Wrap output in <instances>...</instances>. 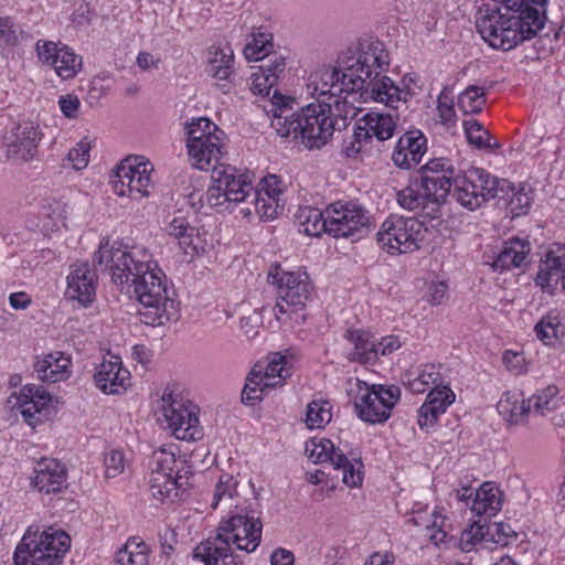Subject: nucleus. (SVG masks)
I'll list each match as a JSON object with an SVG mask.
<instances>
[{"mask_svg":"<svg viewBox=\"0 0 565 565\" xmlns=\"http://www.w3.org/2000/svg\"><path fill=\"white\" fill-rule=\"evenodd\" d=\"M328 234L339 238L361 235L369 228V212L358 202L338 201L327 207Z\"/></svg>","mask_w":565,"mask_h":565,"instance_id":"19","label":"nucleus"},{"mask_svg":"<svg viewBox=\"0 0 565 565\" xmlns=\"http://www.w3.org/2000/svg\"><path fill=\"white\" fill-rule=\"evenodd\" d=\"M277 285V302L273 308L275 317L280 320L282 316H290L306 307L312 297V284L305 271H282L268 276Z\"/></svg>","mask_w":565,"mask_h":565,"instance_id":"12","label":"nucleus"},{"mask_svg":"<svg viewBox=\"0 0 565 565\" xmlns=\"http://www.w3.org/2000/svg\"><path fill=\"white\" fill-rule=\"evenodd\" d=\"M301 140L308 148H321L332 137L335 129L347 126L353 105L331 104L324 100L311 103L300 110Z\"/></svg>","mask_w":565,"mask_h":565,"instance_id":"6","label":"nucleus"},{"mask_svg":"<svg viewBox=\"0 0 565 565\" xmlns=\"http://www.w3.org/2000/svg\"><path fill=\"white\" fill-rule=\"evenodd\" d=\"M499 414L510 424H521L527 414L531 413L529 399L525 401L521 394L507 392L498 402Z\"/></svg>","mask_w":565,"mask_h":565,"instance_id":"36","label":"nucleus"},{"mask_svg":"<svg viewBox=\"0 0 565 565\" xmlns=\"http://www.w3.org/2000/svg\"><path fill=\"white\" fill-rule=\"evenodd\" d=\"M207 72L215 78L226 81L230 78L233 72L234 65V53L231 49L227 51L211 47Z\"/></svg>","mask_w":565,"mask_h":565,"instance_id":"44","label":"nucleus"},{"mask_svg":"<svg viewBox=\"0 0 565 565\" xmlns=\"http://www.w3.org/2000/svg\"><path fill=\"white\" fill-rule=\"evenodd\" d=\"M564 327L556 315H546L535 326L536 337L545 344H552L563 334Z\"/></svg>","mask_w":565,"mask_h":565,"instance_id":"51","label":"nucleus"},{"mask_svg":"<svg viewBox=\"0 0 565 565\" xmlns=\"http://www.w3.org/2000/svg\"><path fill=\"white\" fill-rule=\"evenodd\" d=\"M498 198L507 201L512 217L526 214L532 203L530 192L525 191L524 186L516 190L512 183L509 192L500 193Z\"/></svg>","mask_w":565,"mask_h":565,"instance_id":"46","label":"nucleus"},{"mask_svg":"<svg viewBox=\"0 0 565 565\" xmlns=\"http://www.w3.org/2000/svg\"><path fill=\"white\" fill-rule=\"evenodd\" d=\"M162 270L157 263L149 268L128 290L142 306L139 311L140 320L149 326H162L175 318L174 301L167 295V287L162 280Z\"/></svg>","mask_w":565,"mask_h":565,"instance_id":"7","label":"nucleus"},{"mask_svg":"<svg viewBox=\"0 0 565 565\" xmlns=\"http://www.w3.org/2000/svg\"><path fill=\"white\" fill-rule=\"evenodd\" d=\"M529 253V242L520 238H511L503 244L501 250L492 263V267L500 270L521 267Z\"/></svg>","mask_w":565,"mask_h":565,"instance_id":"34","label":"nucleus"},{"mask_svg":"<svg viewBox=\"0 0 565 565\" xmlns=\"http://www.w3.org/2000/svg\"><path fill=\"white\" fill-rule=\"evenodd\" d=\"M152 164L140 156L124 159L115 171L114 190L120 196L142 199L149 195Z\"/></svg>","mask_w":565,"mask_h":565,"instance_id":"17","label":"nucleus"},{"mask_svg":"<svg viewBox=\"0 0 565 565\" xmlns=\"http://www.w3.org/2000/svg\"><path fill=\"white\" fill-rule=\"evenodd\" d=\"M511 182L498 179L480 168H472L454 178V198L463 207L475 211L487 201L508 193Z\"/></svg>","mask_w":565,"mask_h":565,"instance_id":"9","label":"nucleus"},{"mask_svg":"<svg viewBox=\"0 0 565 565\" xmlns=\"http://www.w3.org/2000/svg\"><path fill=\"white\" fill-rule=\"evenodd\" d=\"M486 94L481 87L471 85L458 97V107L465 114H478L486 104Z\"/></svg>","mask_w":565,"mask_h":565,"instance_id":"49","label":"nucleus"},{"mask_svg":"<svg viewBox=\"0 0 565 565\" xmlns=\"http://www.w3.org/2000/svg\"><path fill=\"white\" fill-rule=\"evenodd\" d=\"M488 524H481L480 522H475L469 530H465L461 534V544L462 550L469 551V545H475L476 543H488L489 535H488Z\"/></svg>","mask_w":565,"mask_h":565,"instance_id":"54","label":"nucleus"},{"mask_svg":"<svg viewBox=\"0 0 565 565\" xmlns=\"http://www.w3.org/2000/svg\"><path fill=\"white\" fill-rule=\"evenodd\" d=\"M427 139L419 130H411L399 137L392 160L402 169H411L417 166L426 152Z\"/></svg>","mask_w":565,"mask_h":565,"instance_id":"23","label":"nucleus"},{"mask_svg":"<svg viewBox=\"0 0 565 565\" xmlns=\"http://www.w3.org/2000/svg\"><path fill=\"white\" fill-rule=\"evenodd\" d=\"M356 56V51H347L338 60L337 66H323L312 72L306 85L309 96L315 98L317 103L327 102L331 104H349L348 95H353L352 82L355 76H349L350 73H356L358 64H366L367 61L374 62L375 58Z\"/></svg>","mask_w":565,"mask_h":565,"instance_id":"4","label":"nucleus"},{"mask_svg":"<svg viewBox=\"0 0 565 565\" xmlns=\"http://www.w3.org/2000/svg\"><path fill=\"white\" fill-rule=\"evenodd\" d=\"M331 418V405L328 401H312L308 404L306 424L310 429L324 427Z\"/></svg>","mask_w":565,"mask_h":565,"instance_id":"48","label":"nucleus"},{"mask_svg":"<svg viewBox=\"0 0 565 565\" xmlns=\"http://www.w3.org/2000/svg\"><path fill=\"white\" fill-rule=\"evenodd\" d=\"M169 235L173 236L179 241L180 246L184 249L192 247L196 249L194 238L198 236V230L191 226L186 218L182 216L174 217L167 226Z\"/></svg>","mask_w":565,"mask_h":565,"instance_id":"45","label":"nucleus"},{"mask_svg":"<svg viewBox=\"0 0 565 565\" xmlns=\"http://www.w3.org/2000/svg\"><path fill=\"white\" fill-rule=\"evenodd\" d=\"M236 487L237 481L234 479L232 475H221L218 481L215 484L211 507L213 509H216L221 503H223L224 505H227L231 509V513L232 511L235 510V505L239 504L242 507H247L250 511H253L256 514V512L250 508V504H246V501L241 502V500H236V503L232 504V501L235 499L236 495Z\"/></svg>","mask_w":565,"mask_h":565,"instance_id":"40","label":"nucleus"},{"mask_svg":"<svg viewBox=\"0 0 565 565\" xmlns=\"http://www.w3.org/2000/svg\"><path fill=\"white\" fill-rule=\"evenodd\" d=\"M97 275L87 262L76 263L71 266L67 275L66 294L81 303H89L96 295Z\"/></svg>","mask_w":565,"mask_h":565,"instance_id":"22","label":"nucleus"},{"mask_svg":"<svg viewBox=\"0 0 565 565\" xmlns=\"http://www.w3.org/2000/svg\"><path fill=\"white\" fill-rule=\"evenodd\" d=\"M286 68L285 57L281 55H269V57L265 58V62L258 67L260 72L265 75H273L275 77V82H278V78L284 73Z\"/></svg>","mask_w":565,"mask_h":565,"instance_id":"58","label":"nucleus"},{"mask_svg":"<svg viewBox=\"0 0 565 565\" xmlns=\"http://www.w3.org/2000/svg\"><path fill=\"white\" fill-rule=\"evenodd\" d=\"M185 461L177 459L172 450L160 448L152 455V468L149 476V491L159 502L173 500L186 481L180 476Z\"/></svg>","mask_w":565,"mask_h":565,"instance_id":"11","label":"nucleus"},{"mask_svg":"<svg viewBox=\"0 0 565 565\" xmlns=\"http://www.w3.org/2000/svg\"><path fill=\"white\" fill-rule=\"evenodd\" d=\"M253 184L247 173L239 172L235 167L218 164L211 175V184L204 196L211 207L230 210L244 202L253 193Z\"/></svg>","mask_w":565,"mask_h":565,"instance_id":"10","label":"nucleus"},{"mask_svg":"<svg viewBox=\"0 0 565 565\" xmlns=\"http://www.w3.org/2000/svg\"><path fill=\"white\" fill-rule=\"evenodd\" d=\"M365 117L369 130L372 131L377 140L383 141L393 136L397 120L399 119V114L398 110L387 114L369 113Z\"/></svg>","mask_w":565,"mask_h":565,"instance_id":"41","label":"nucleus"},{"mask_svg":"<svg viewBox=\"0 0 565 565\" xmlns=\"http://www.w3.org/2000/svg\"><path fill=\"white\" fill-rule=\"evenodd\" d=\"M502 508V492L493 482H483L476 490L471 511L477 515H495Z\"/></svg>","mask_w":565,"mask_h":565,"instance_id":"33","label":"nucleus"},{"mask_svg":"<svg viewBox=\"0 0 565 565\" xmlns=\"http://www.w3.org/2000/svg\"><path fill=\"white\" fill-rule=\"evenodd\" d=\"M60 109L67 118H75L79 110V99L75 95H63L58 99Z\"/></svg>","mask_w":565,"mask_h":565,"instance_id":"63","label":"nucleus"},{"mask_svg":"<svg viewBox=\"0 0 565 565\" xmlns=\"http://www.w3.org/2000/svg\"><path fill=\"white\" fill-rule=\"evenodd\" d=\"M299 231L309 236L328 233L327 209L322 212L312 206H302L296 213Z\"/></svg>","mask_w":565,"mask_h":565,"instance_id":"37","label":"nucleus"},{"mask_svg":"<svg viewBox=\"0 0 565 565\" xmlns=\"http://www.w3.org/2000/svg\"><path fill=\"white\" fill-rule=\"evenodd\" d=\"M448 286L444 281L431 282L428 287L427 300L431 305H440L447 296Z\"/></svg>","mask_w":565,"mask_h":565,"instance_id":"64","label":"nucleus"},{"mask_svg":"<svg viewBox=\"0 0 565 565\" xmlns=\"http://www.w3.org/2000/svg\"><path fill=\"white\" fill-rule=\"evenodd\" d=\"M70 365L68 356L63 352H53L38 360L34 364V371L41 381L56 383L68 377Z\"/></svg>","mask_w":565,"mask_h":565,"instance_id":"32","label":"nucleus"},{"mask_svg":"<svg viewBox=\"0 0 565 565\" xmlns=\"http://www.w3.org/2000/svg\"><path fill=\"white\" fill-rule=\"evenodd\" d=\"M463 129L467 140L477 148L494 149L499 148V143H491V136L487 129L477 120L469 119L463 121Z\"/></svg>","mask_w":565,"mask_h":565,"instance_id":"50","label":"nucleus"},{"mask_svg":"<svg viewBox=\"0 0 565 565\" xmlns=\"http://www.w3.org/2000/svg\"><path fill=\"white\" fill-rule=\"evenodd\" d=\"M113 359L100 364L95 374V382L97 387L104 393L120 394L130 384V373L127 369L122 367L118 358L114 356Z\"/></svg>","mask_w":565,"mask_h":565,"instance_id":"25","label":"nucleus"},{"mask_svg":"<svg viewBox=\"0 0 565 565\" xmlns=\"http://www.w3.org/2000/svg\"><path fill=\"white\" fill-rule=\"evenodd\" d=\"M35 51L39 61L52 67L62 79L75 77L83 66L82 56L60 42L39 40Z\"/></svg>","mask_w":565,"mask_h":565,"instance_id":"20","label":"nucleus"},{"mask_svg":"<svg viewBox=\"0 0 565 565\" xmlns=\"http://www.w3.org/2000/svg\"><path fill=\"white\" fill-rule=\"evenodd\" d=\"M286 365L287 359L280 353H275L265 367L256 364L246 379L242 391V402L246 405H254L262 401L269 390L281 386L284 381L290 376V371Z\"/></svg>","mask_w":565,"mask_h":565,"instance_id":"16","label":"nucleus"},{"mask_svg":"<svg viewBox=\"0 0 565 565\" xmlns=\"http://www.w3.org/2000/svg\"><path fill=\"white\" fill-rule=\"evenodd\" d=\"M105 475L107 478H115L124 472L126 467L125 455L121 450L113 449L105 454Z\"/></svg>","mask_w":565,"mask_h":565,"instance_id":"55","label":"nucleus"},{"mask_svg":"<svg viewBox=\"0 0 565 565\" xmlns=\"http://www.w3.org/2000/svg\"><path fill=\"white\" fill-rule=\"evenodd\" d=\"M17 406L24 420L34 427L41 419L36 416L51 402V396L42 387L35 385H25L17 397Z\"/></svg>","mask_w":565,"mask_h":565,"instance_id":"27","label":"nucleus"},{"mask_svg":"<svg viewBox=\"0 0 565 565\" xmlns=\"http://www.w3.org/2000/svg\"><path fill=\"white\" fill-rule=\"evenodd\" d=\"M273 75H265L258 70L253 74L252 90L259 95H269L270 89L276 85Z\"/></svg>","mask_w":565,"mask_h":565,"instance_id":"59","label":"nucleus"},{"mask_svg":"<svg viewBox=\"0 0 565 565\" xmlns=\"http://www.w3.org/2000/svg\"><path fill=\"white\" fill-rule=\"evenodd\" d=\"M186 148L191 164L200 170L217 168L224 154L222 136L216 135L205 137V140H196L194 143H186Z\"/></svg>","mask_w":565,"mask_h":565,"instance_id":"24","label":"nucleus"},{"mask_svg":"<svg viewBox=\"0 0 565 565\" xmlns=\"http://www.w3.org/2000/svg\"><path fill=\"white\" fill-rule=\"evenodd\" d=\"M40 138L39 127L32 121L14 124L3 136L8 158L30 160L36 152Z\"/></svg>","mask_w":565,"mask_h":565,"instance_id":"21","label":"nucleus"},{"mask_svg":"<svg viewBox=\"0 0 565 565\" xmlns=\"http://www.w3.org/2000/svg\"><path fill=\"white\" fill-rule=\"evenodd\" d=\"M396 200L401 207L416 212L424 217H429L427 215V207L429 200L425 191L422 189L420 183H412L411 185L399 190L396 193Z\"/></svg>","mask_w":565,"mask_h":565,"instance_id":"39","label":"nucleus"},{"mask_svg":"<svg viewBox=\"0 0 565 565\" xmlns=\"http://www.w3.org/2000/svg\"><path fill=\"white\" fill-rule=\"evenodd\" d=\"M71 545L70 536L58 530L29 527L18 544L15 565H60Z\"/></svg>","mask_w":565,"mask_h":565,"instance_id":"8","label":"nucleus"},{"mask_svg":"<svg viewBox=\"0 0 565 565\" xmlns=\"http://www.w3.org/2000/svg\"><path fill=\"white\" fill-rule=\"evenodd\" d=\"M116 565H149V548L145 542L128 540L115 558Z\"/></svg>","mask_w":565,"mask_h":565,"instance_id":"43","label":"nucleus"},{"mask_svg":"<svg viewBox=\"0 0 565 565\" xmlns=\"http://www.w3.org/2000/svg\"><path fill=\"white\" fill-rule=\"evenodd\" d=\"M306 452L315 463L329 462L335 470H340L342 481L348 487L355 488L362 484V462L360 460L350 461L330 439L312 438L306 444Z\"/></svg>","mask_w":565,"mask_h":565,"instance_id":"18","label":"nucleus"},{"mask_svg":"<svg viewBox=\"0 0 565 565\" xmlns=\"http://www.w3.org/2000/svg\"><path fill=\"white\" fill-rule=\"evenodd\" d=\"M423 175H455V170L448 164V161L444 158L433 159L428 161L423 168Z\"/></svg>","mask_w":565,"mask_h":565,"instance_id":"61","label":"nucleus"},{"mask_svg":"<svg viewBox=\"0 0 565 565\" xmlns=\"http://www.w3.org/2000/svg\"><path fill=\"white\" fill-rule=\"evenodd\" d=\"M254 207L256 214L260 220H273L277 216L279 204L278 201L274 200V196H265L262 192H254Z\"/></svg>","mask_w":565,"mask_h":565,"instance_id":"53","label":"nucleus"},{"mask_svg":"<svg viewBox=\"0 0 565 565\" xmlns=\"http://www.w3.org/2000/svg\"><path fill=\"white\" fill-rule=\"evenodd\" d=\"M434 521L431 524H426V529L428 531L427 536L431 542L436 545L444 543L446 540V532L443 530L444 518L439 515L436 511L433 512Z\"/></svg>","mask_w":565,"mask_h":565,"instance_id":"62","label":"nucleus"},{"mask_svg":"<svg viewBox=\"0 0 565 565\" xmlns=\"http://www.w3.org/2000/svg\"><path fill=\"white\" fill-rule=\"evenodd\" d=\"M93 262L97 270H108L113 282L128 290L156 264L146 247L115 248L108 239L100 242Z\"/></svg>","mask_w":565,"mask_h":565,"instance_id":"5","label":"nucleus"},{"mask_svg":"<svg viewBox=\"0 0 565 565\" xmlns=\"http://www.w3.org/2000/svg\"><path fill=\"white\" fill-rule=\"evenodd\" d=\"M162 415L167 428L180 440L195 441L203 438L199 408L190 401L174 398L171 394L162 397Z\"/></svg>","mask_w":565,"mask_h":565,"instance_id":"15","label":"nucleus"},{"mask_svg":"<svg viewBox=\"0 0 565 565\" xmlns=\"http://www.w3.org/2000/svg\"><path fill=\"white\" fill-rule=\"evenodd\" d=\"M480 8L476 28L481 38L493 49L510 51L535 36L545 24L544 10L526 7L523 10Z\"/></svg>","mask_w":565,"mask_h":565,"instance_id":"2","label":"nucleus"},{"mask_svg":"<svg viewBox=\"0 0 565 565\" xmlns=\"http://www.w3.org/2000/svg\"><path fill=\"white\" fill-rule=\"evenodd\" d=\"M22 34L21 28L10 18H0V40L7 45H17Z\"/></svg>","mask_w":565,"mask_h":565,"instance_id":"57","label":"nucleus"},{"mask_svg":"<svg viewBox=\"0 0 565 565\" xmlns=\"http://www.w3.org/2000/svg\"><path fill=\"white\" fill-rule=\"evenodd\" d=\"M262 522L247 507L235 505V510L223 520L214 537L201 542L193 556L204 565H243L234 547L246 553L254 552L260 543Z\"/></svg>","mask_w":565,"mask_h":565,"instance_id":"1","label":"nucleus"},{"mask_svg":"<svg viewBox=\"0 0 565 565\" xmlns=\"http://www.w3.org/2000/svg\"><path fill=\"white\" fill-rule=\"evenodd\" d=\"M186 134V143H194L196 140H205V137H211L212 135L222 136L223 131L210 119L201 117L188 126Z\"/></svg>","mask_w":565,"mask_h":565,"instance_id":"52","label":"nucleus"},{"mask_svg":"<svg viewBox=\"0 0 565 565\" xmlns=\"http://www.w3.org/2000/svg\"><path fill=\"white\" fill-rule=\"evenodd\" d=\"M488 527V535L489 541L491 543L500 544V545H507L508 544V537L510 536L512 530L511 526L504 523H491L487 525Z\"/></svg>","mask_w":565,"mask_h":565,"instance_id":"60","label":"nucleus"},{"mask_svg":"<svg viewBox=\"0 0 565 565\" xmlns=\"http://www.w3.org/2000/svg\"><path fill=\"white\" fill-rule=\"evenodd\" d=\"M356 56L375 58L374 62L367 61L366 64H358L356 73H350L349 76H355L352 82L354 94H359L364 102L373 100L382 103L396 111L404 106L412 97L409 89L401 88L382 72L388 66V54L380 41H366L356 49Z\"/></svg>","mask_w":565,"mask_h":565,"instance_id":"3","label":"nucleus"},{"mask_svg":"<svg viewBox=\"0 0 565 565\" xmlns=\"http://www.w3.org/2000/svg\"><path fill=\"white\" fill-rule=\"evenodd\" d=\"M34 472L33 486L45 493L60 491L66 480L64 466L55 459H42Z\"/></svg>","mask_w":565,"mask_h":565,"instance_id":"30","label":"nucleus"},{"mask_svg":"<svg viewBox=\"0 0 565 565\" xmlns=\"http://www.w3.org/2000/svg\"><path fill=\"white\" fill-rule=\"evenodd\" d=\"M360 397L354 402L358 416L370 424L386 422L399 401L398 386L372 385L358 381Z\"/></svg>","mask_w":565,"mask_h":565,"instance_id":"14","label":"nucleus"},{"mask_svg":"<svg viewBox=\"0 0 565 565\" xmlns=\"http://www.w3.org/2000/svg\"><path fill=\"white\" fill-rule=\"evenodd\" d=\"M348 340L353 344V350L348 358L352 362L361 364H372L377 361L376 340L362 330L349 331Z\"/></svg>","mask_w":565,"mask_h":565,"instance_id":"35","label":"nucleus"},{"mask_svg":"<svg viewBox=\"0 0 565 565\" xmlns=\"http://www.w3.org/2000/svg\"><path fill=\"white\" fill-rule=\"evenodd\" d=\"M456 175H423L420 186L425 191L429 203L427 215L429 218H437L440 212V205L451 191L454 190V178Z\"/></svg>","mask_w":565,"mask_h":565,"instance_id":"29","label":"nucleus"},{"mask_svg":"<svg viewBox=\"0 0 565 565\" xmlns=\"http://www.w3.org/2000/svg\"><path fill=\"white\" fill-rule=\"evenodd\" d=\"M274 49L273 38L270 34L257 33L253 35L244 49V55L248 61H264L269 57Z\"/></svg>","mask_w":565,"mask_h":565,"instance_id":"47","label":"nucleus"},{"mask_svg":"<svg viewBox=\"0 0 565 565\" xmlns=\"http://www.w3.org/2000/svg\"><path fill=\"white\" fill-rule=\"evenodd\" d=\"M559 390L555 385H547L529 398L531 413L539 416H548L561 407Z\"/></svg>","mask_w":565,"mask_h":565,"instance_id":"38","label":"nucleus"},{"mask_svg":"<svg viewBox=\"0 0 565 565\" xmlns=\"http://www.w3.org/2000/svg\"><path fill=\"white\" fill-rule=\"evenodd\" d=\"M39 215L43 231H57L65 226L66 204L57 200L46 201V203L41 207Z\"/></svg>","mask_w":565,"mask_h":565,"instance_id":"42","label":"nucleus"},{"mask_svg":"<svg viewBox=\"0 0 565 565\" xmlns=\"http://www.w3.org/2000/svg\"><path fill=\"white\" fill-rule=\"evenodd\" d=\"M535 282L542 290L553 294L554 287L561 282L565 290V253L555 255L547 253L546 258L541 262Z\"/></svg>","mask_w":565,"mask_h":565,"instance_id":"31","label":"nucleus"},{"mask_svg":"<svg viewBox=\"0 0 565 565\" xmlns=\"http://www.w3.org/2000/svg\"><path fill=\"white\" fill-rule=\"evenodd\" d=\"M455 401L454 392L447 386L434 387L427 395L426 402L418 409V425L423 428L434 426Z\"/></svg>","mask_w":565,"mask_h":565,"instance_id":"26","label":"nucleus"},{"mask_svg":"<svg viewBox=\"0 0 565 565\" xmlns=\"http://www.w3.org/2000/svg\"><path fill=\"white\" fill-rule=\"evenodd\" d=\"M423 222L415 217L391 215L376 234L379 246L388 254L413 253L423 239Z\"/></svg>","mask_w":565,"mask_h":565,"instance_id":"13","label":"nucleus"},{"mask_svg":"<svg viewBox=\"0 0 565 565\" xmlns=\"http://www.w3.org/2000/svg\"><path fill=\"white\" fill-rule=\"evenodd\" d=\"M274 97L279 102L274 103L269 113L271 114V128L282 138L292 136L294 138H301V122L300 111L294 113L291 107L284 102L281 96H277L275 90Z\"/></svg>","mask_w":565,"mask_h":565,"instance_id":"28","label":"nucleus"},{"mask_svg":"<svg viewBox=\"0 0 565 565\" xmlns=\"http://www.w3.org/2000/svg\"><path fill=\"white\" fill-rule=\"evenodd\" d=\"M90 142L87 139L81 140L76 147L70 150L67 158L76 170L84 169L89 161Z\"/></svg>","mask_w":565,"mask_h":565,"instance_id":"56","label":"nucleus"}]
</instances>
